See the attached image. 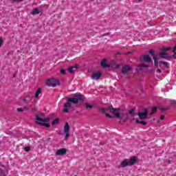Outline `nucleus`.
I'll return each instance as SVG.
<instances>
[{
  "instance_id": "f257e3e1",
  "label": "nucleus",
  "mask_w": 176,
  "mask_h": 176,
  "mask_svg": "<svg viewBox=\"0 0 176 176\" xmlns=\"http://www.w3.org/2000/svg\"><path fill=\"white\" fill-rule=\"evenodd\" d=\"M100 111L102 113H105L107 118H112V116L108 113L109 112L113 113V115H115V116L117 118H120V110L118 109H115L113 107H109L107 109L102 108L100 109Z\"/></svg>"
},
{
  "instance_id": "f03ea898",
  "label": "nucleus",
  "mask_w": 176,
  "mask_h": 176,
  "mask_svg": "<svg viewBox=\"0 0 176 176\" xmlns=\"http://www.w3.org/2000/svg\"><path fill=\"white\" fill-rule=\"evenodd\" d=\"M50 118H45V114L40 113L38 115H36V124H39L40 126H45V127H50V124H45L43 122H50Z\"/></svg>"
},
{
  "instance_id": "7ed1b4c3",
  "label": "nucleus",
  "mask_w": 176,
  "mask_h": 176,
  "mask_svg": "<svg viewBox=\"0 0 176 176\" xmlns=\"http://www.w3.org/2000/svg\"><path fill=\"white\" fill-rule=\"evenodd\" d=\"M137 163V157H131L129 159L124 160L120 165V167L124 168L130 166H133Z\"/></svg>"
},
{
  "instance_id": "20e7f679",
  "label": "nucleus",
  "mask_w": 176,
  "mask_h": 176,
  "mask_svg": "<svg viewBox=\"0 0 176 176\" xmlns=\"http://www.w3.org/2000/svg\"><path fill=\"white\" fill-rule=\"evenodd\" d=\"M76 98H67V101L69 102H73V104H78L79 101H83L85 98L80 94H76L75 96Z\"/></svg>"
},
{
  "instance_id": "39448f33",
  "label": "nucleus",
  "mask_w": 176,
  "mask_h": 176,
  "mask_svg": "<svg viewBox=\"0 0 176 176\" xmlns=\"http://www.w3.org/2000/svg\"><path fill=\"white\" fill-rule=\"evenodd\" d=\"M46 85L50 87H56V86H59L60 81L56 78H50L47 80Z\"/></svg>"
},
{
  "instance_id": "423d86ee",
  "label": "nucleus",
  "mask_w": 176,
  "mask_h": 176,
  "mask_svg": "<svg viewBox=\"0 0 176 176\" xmlns=\"http://www.w3.org/2000/svg\"><path fill=\"white\" fill-rule=\"evenodd\" d=\"M173 47H166L161 48L162 53L160 54V57L161 58H168V54L166 53V52H168V50H171Z\"/></svg>"
},
{
  "instance_id": "0eeeda50",
  "label": "nucleus",
  "mask_w": 176,
  "mask_h": 176,
  "mask_svg": "<svg viewBox=\"0 0 176 176\" xmlns=\"http://www.w3.org/2000/svg\"><path fill=\"white\" fill-rule=\"evenodd\" d=\"M101 67L103 68H108L109 67H113V68H120V66L119 65L115 64V63H113V64H108L107 62V59H103L101 62Z\"/></svg>"
},
{
  "instance_id": "6e6552de",
  "label": "nucleus",
  "mask_w": 176,
  "mask_h": 176,
  "mask_svg": "<svg viewBox=\"0 0 176 176\" xmlns=\"http://www.w3.org/2000/svg\"><path fill=\"white\" fill-rule=\"evenodd\" d=\"M71 130V127H69V124H68V122H66L63 126V131L65 133V138L64 140L65 141H67V140H68V138H69V131Z\"/></svg>"
},
{
  "instance_id": "1a4fd4ad",
  "label": "nucleus",
  "mask_w": 176,
  "mask_h": 176,
  "mask_svg": "<svg viewBox=\"0 0 176 176\" xmlns=\"http://www.w3.org/2000/svg\"><path fill=\"white\" fill-rule=\"evenodd\" d=\"M100 78H101V72H96L93 73L91 79L98 80V79H100Z\"/></svg>"
},
{
  "instance_id": "9d476101",
  "label": "nucleus",
  "mask_w": 176,
  "mask_h": 176,
  "mask_svg": "<svg viewBox=\"0 0 176 176\" xmlns=\"http://www.w3.org/2000/svg\"><path fill=\"white\" fill-rule=\"evenodd\" d=\"M138 116L140 119H146V117L148 116V111L144 110V112H140L138 113Z\"/></svg>"
},
{
  "instance_id": "9b49d317",
  "label": "nucleus",
  "mask_w": 176,
  "mask_h": 176,
  "mask_svg": "<svg viewBox=\"0 0 176 176\" xmlns=\"http://www.w3.org/2000/svg\"><path fill=\"white\" fill-rule=\"evenodd\" d=\"M65 153H67V149L65 148H60L56 152V156H61L65 155Z\"/></svg>"
},
{
  "instance_id": "f8f14e48",
  "label": "nucleus",
  "mask_w": 176,
  "mask_h": 176,
  "mask_svg": "<svg viewBox=\"0 0 176 176\" xmlns=\"http://www.w3.org/2000/svg\"><path fill=\"white\" fill-rule=\"evenodd\" d=\"M78 68H79V65H74V66H72V67H69L68 69H67V71H69V72L70 73V74H74V72H75V70H74V69H78Z\"/></svg>"
},
{
  "instance_id": "ddd939ff",
  "label": "nucleus",
  "mask_w": 176,
  "mask_h": 176,
  "mask_svg": "<svg viewBox=\"0 0 176 176\" xmlns=\"http://www.w3.org/2000/svg\"><path fill=\"white\" fill-rule=\"evenodd\" d=\"M131 71V67L129 65H125L122 68V74H129Z\"/></svg>"
},
{
  "instance_id": "4468645a",
  "label": "nucleus",
  "mask_w": 176,
  "mask_h": 176,
  "mask_svg": "<svg viewBox=\"0 0 176 176\" xmlns=\"http://www.w3.org/2000/svg\"><path fill=\"white\" fill-rule=\"evenodd\" d=\"M68 108H71V103L70 102L65 103V109H63V111L65 112V113H68V112H69V109Z\"/></svg>"
},
{
  "instance_id": "2eb2a0df",
  "label": "nucleus",
  "mask_w": 176,
  "mask_h": 176,
  "mask_svg": "<svg viewBox=\"0 0 176 176\" xmlns=\"http://www.w3.org/2000/svg\"><path fill=\"white\" fill-rule=\"evenodd\" d=\"M143 60L146 62V63H151V56L148 55H144L143 56Z\"/></svg>"
},
{
  "instance_id": "dca6fc26",
  "label": "nucleus",
  "mask_w": 176,
  "mask_h": 176,
  "mask_svg": "<svg viewBox=\"0 0 176 176\" xmlns=\"http://www.w3.org/2000/svg\"><path fill=\"white\" fill-rule=\"evenodd\" d=\"M42 93V89L41 88H38L35 93V95L34 96V98H38L39 97V94Z\"/></svg>"
},
{
  "instance_id": "f3484780",
  "label": "nucleus",
  "mask_w": 176,
  "mask_h": 176,
  "mask_svg": "<svg viewBox=\"0 0 176 176\" xmlns=\"http://www.w3.org/2000/svg\"><path fill=\"white\" fill-rule=\"evenodd\" d=\"M139 68H140V70L142 71V69H144V68H148V67H149V65H146V64H140L138 66Z\"/></svg>"
},
{
  "instance_id": "a211bd4d",
  "label": "nucleus",
  "mask_w": 176,
  "mask_h": 176,
  "mask_svg": "<svg viewBox=\"0 0 176 176\" xmlns=\"http://www.w3.org/2000/svg\"><path fill=\"white\" fill-rule=\"evenodd\" d=\"M31 14H33V16H35V14H39V9L35 8L33 10V11L31 12Z\"/></svg>"
},
{
  "instance_id": "6ab92c4d",
  "label": "nucleus",
  "mask_w": 176,
  "mask_h": 176,
  "mask_svg": "<svg viewBox=\"0 0 176 176\" xmlns=\"http://www.w3.org/2000/svg\"><path fill=\"white\" fill-rule=\"evenodd\" d=\"M60 122V120L58 118H56L52 121V124H58V122Z\"/></svg>"
},
{
  "instance_id": "aec40b11",
  "label": "nucleus",
  "mask_w": 176,
  "mask_h": 176,
  "mask_svg": "<svg viewBox=\"0 0 176 176\" xmlns=\"http://www.w3.org/2000/svg\"><path fill=\"white\" fill-rule=\"evenodd\" d=\"M160 64H163V65H164L165 68H168V65L167 64L166 62L160 61Z\"/></svg>"
},
{
  "instance_id": "412c9836",
  "label": "nucleus",
  "mask_w": 176,
  "mask_h": 176,
  "mask_svg": "<svg viewBox=\"0 0 176 176\" xmlns=\"http://www.w3.org/2000/svg\"><path fill=\"white\" fill-rule=\"evenodd\" d=\"M153 58H154L155 65L157 67V64H159V62L157 61V58H156V56H154Z\"/></svg>"
},
{
  "instance_id": "4be33fe9",
  "label": "nucleus",
  "mask_w": 176,
  "mask_h": 176,
  "mask_svg": "<svg viewBox=\"0 0 176 176\" xmlns=\"http://www.w3.org/2000/svg\"><path fill=\"white\" fill-rule=\"evenodd\" d=\"M157 111V109L156 107H153L151 109V113H156V112Z\"/></svg>"
},
{
  "instance_id": "5701e85b",
  "label": "nucleus",
  "mask_w": 176,
  "mask_h": 176,
  "mask_svg": "<svg viewBox=\"0 0 176 176\" xmlns=\"http://www.w3.org/2000/svg\"><path fill=\"white\" fill-rule=\"evenodd\" d=\"M135 122H136V123H141V124H142V126L146 125V122L145 121L140 122L138 120H136Z\"/></svg>"
},
{
  "instance_id": "b1692460",
  "label": "nucleus",
  "mask_w": 176,
  "mask_h": 176,
  "mask_svg": "<svg viewBox=\"0 0 176 176\" xmlns=\"http://www.w3.org/2000/svg\"><path fill=\"white\" fill-rule=\"evenodd\" d=\"M65 69H60V74H62V75H65Z\"/></svg>"
},
{
  "instance_id": "393cba45",
  "label": "nucleus",
  "mask_w": 176,
  "mask_h": 176,
  "mask_svg": "<svg viewBox=\"0 0 176 176\" xmlns=\"http://www.w3.org/2000/svg\"><path fill=\"white\" fill-rule=\"evenodd\" d=\"M129 114H130V115H132V116H134V109H131L129 111Z\"/></svg>"
},
{
  "instance_id": "a878e982",
  "label": "nucleus",
  "mask_w": 176,
  "mask_h": 176,
  "mask_svg": "<svg viewBox=\"0 0 176 176\" xmlns=\"http://www.w3.org/2000/svg\"><path fill=\"white\" fill-rule=\"evenodd\" d=\"M25 152H30L31 151V148L30 146L25 147Z\"/></svg>"
},
{
  "instance_id": "bb28decb",
  "label": "nucleus",
  "mask_w": 176,
  "mask_h": 176,
  "mask_svg": "<svg viewBox=\"0 0 176 176\" xmlns=\"http://www.w3.org/2000/svg\"><path fill=\"white\" fill-rule=\"evenodd\" d=\"M85 107H86V108H93V106L89 104V103H86Z\"/></svg>"
},
{
  "instance_id": "cd10ccee",
  "label": "nucleus",
  "mask_w": 176,
  "mask_h": 176,
  "mask_svg": "<svg viewBox=\"0 0 176 176\" xmlns=\"http://www.w3.org/2000/svg\"><path fill=\"white\" fill-rule=\"evenodd\" d=\"M148 53H149L150 54L153 55V54H155V51H153V50H150L148 51Z\"/></svg>"
},
{
  "instance_id": "c85d7f7f",
  "label": "nucleus",
  "mask_w": 176,
  "mask_h": 176,
  "mask_svg": "<svg viewBox=\"0 0 176 176\" xmlns=\"http://www.w3.org/2000/svg\"><path fill=\"white\" fill-rule=\"evenodd\" d=\"M18 112H23V109L21 108L17 109Z\"/></svg>"
},
{
  "instance_id": "c756f323",
  "label": "nucleus",
  "mask_w": 176,
  "mask_h": 176,
  "mask_svg": "<svg viewBox=\"0 0 176 176\" xmlns=\"http://www.w3.org/2000/svg\"><path fill=\"white\" fill-rule=\"evenodd\" d=\"M160 120H164V116H160Z\"/></svg>"
},
{
  "instance_id": "7c9ffc66",
  "label": "nucleus",
  "mask_w": 176,
  "mask_h": 176,
  "mask_svg": "<svg viewBox=\"0 0 176 176\" xmlns=\"http://www.w3.org/2000/svg\"><path fill=\"white\" fill-rule=\"evenodd\" d=\"M2 39L1 38H0V47H1V46H2Z\"/></svg>"
},
{
  "instance_id": "2f4dec72",
  "label": "nucleus",
  "mask_w": 176,
  "mask_h": 176,
  "mask_svg": "<svg viewBox=\"0 0 176 176\" xmlns=\"http://www.w3.org/2000/svg\"><path fill=\"white\" fill-rule=\"evenodd\" d=\"M170 102H171V104H176L175 100H172V101H170Z\"/></svg>"
},
{
  "instance_id": "473e14b6",
  "label": "nucleus",
  "mask_w": 176,
  "mask_h": 176,
  "mask_svg": "<svg viewBox=\"0 0 176 176\" xmlns=\"http://www.w3.org/2000/svg\"><path fill=\"white\" fill-rule=\"evenodd\" d=\"M157 72H158L159 74H160V72H162V69H157Z\"/></svg>"
},
{
  "instance_id": "72a5a7b5",
  "label": "nucleus",
  "mask_w": 176,
  "mask_h": 176,
  "mask_svg": "<svg viewBox=\"0 0 176 176\" xmlns=\"http://www.w3.org/2000/svg\"><path fill=\"white\" fill-rule=\"evenodd\" d=\"M58 134H59V135H63V133H61L60 131H59V132L58 133Z\"/></svg>"
},
{
  "instance_id": "f704fd0d",
  "label": "nucleus",
  "mask_w": 176,
  "mask_h": 176,
  "mask_svg": "<svg viewBox=\"0 0 176 176\" xmlns=\"http://www.w3.org/2000/svg\"><path fill=\"white\" fill-rule=\"evenodd\" d=\"M162 111H166V109H162Z\"/></svg>"
},
{
  "instance_id": "c9c22d12",
  "label": "nucleus",
  "mask_w": 176,
  "mask_h": 176,
  "mask_svg": "<svg viewBox=\"0 0 176 176\" xmlns=\"http://www.w3.org/2000/svg\"><path fill=\"white\" fill-rule=\"evenodd\" d=\"M139 2H141V1H142V0H138Z\"/></svg>"
}]
</instances>
